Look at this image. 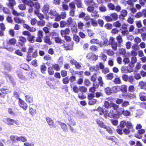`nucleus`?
Masks as SVG:
<instances>
[{
	"label": "nucleus",
	"mask_w": 146,
	"mask_h": 146,
	"mask_svg": "<svg viewBox=\"0 0 146 146\" xmlns=\"http://www.w3.org/2000/svg\"><path fill=\"white\" fill-rule=\"evenodd\" d=\"M107 6L111 10H113L115 9V6L114 5L111 3H109Z\"/></svg>",
	"instance_id": "nucleus-35"
},
{
	"label": "nucleus",
	"mask_w": 146,
	"mask_h": 146,
	"mask_svg": "<svg viewBox=\"0 0 146 146\" xmlns=\"http://www.w3.org/2000/svg\"><path fill=\"white\" fill-rule=\"evenodd\" d=\"M44 40L45 42L49 44H52L50 40V37L48 36H46L44 38Z\"/></svg>",
	"instance_id": "nucleus-27"
},
{
	"label": "nucleus",
	"mask_w": 146,
	"mask_h": 146,
	"mask_svg": "<svg viewBox=\"0 0 146 146\" xmlns=\"http://www.w3.org/2000/svg\"><path fill=\"white\" fill-rule=\"evenodd\" d=\"M91 21L92 25L93 26L95 27L97 26L98 24L96 21L95 20L92 18H91Z\"/></svg>",
	"instance_id": "nucleus-61"
},
{
	"label": "nucleus",
	"mask_w": 146,
	"mask_h": 146,
	"mask_svg": "<svg viewBox=\"0 0 146 146\" xmlns=\"http://www.w3.org/2000/svg\"><path fill=\"white\" fill-rule=\"evenodd\" d=\"M137 61V59L136 57L135 56H133L131 58V62L133 64L136 62Z\"/></svg>",
	"instance_id": "nucleus-63"
},
{
	"label": "nucleus",
	"mask_w": 146,
	"mask_h": 146,
	"mask_svg": "<svg viewBox=\"0 0 146 146\" xmlns=\"http://www.w3.org/2000/svg\"><path fill=\"white\" fill-rule=\"evenodd\" d=\"M5 77L6 78L7 81L11 82L13 81V78L11 76L7 74H5Z\"/></svg>",
	"instance_id": "nucleus-34"
},
{
	"label": "nucleus",
	"mask_w": 146,
	"mask_h": 146,
	"mask_svg": "<svg viewBox=\"0 0 146 146\" xmlns=\"http://www.w3.org/2000/svg\"><path fill=\"white\" fill-rule=\"evenodd\" d=\"M97 100L94 99L90 100L88 104L90 105H92L96 103Z\"/></svg>",
	"instance_id": "nucleus-57"
},
{
	"label": "nucleus",
	"mask_w": 146,
	"mask_h": 146,
	"mask_svg": "<svg viewBox=\"0 0 146 146\" xmlns=\"http://www.w3.org/2000/svg\"><path fill=\"white\" fill-rule=\"evenodd\" d=\"M88 35L91 37L94 34V33L93 31L90 29H88L87 30Z\"/></svg>",
	"instance_id": "nucleus-56"
},
{
	"label": "nucleus",
	"mask_w": 146,
	"mask_h": 146,
	"mask_svg": "<svg viewBox=\"0 0 146 146\" xmlns=\"http://www.w3.org/2000/svg\"><path fill=\"white\" fill-rule=\"evenodd\" d=\"M29 112L31 115H33L35 114L36 113V110L35 109H33L31 108H30L29 109Z\"/></svg>",
	"instance_id": "nucleus-44"
},
{
	"label": "nucleus",
	"mask_w": 146,
	"mask_h": 146,
	"mask_svg": "<svg viewBox=\"0 0 146 146\" xmlns=\"http://www.w3.org/2000/svg\"><path fill=\"white\" fill-rule=\"evenodd\" d=\"M119 53L122 55H124L126 53L125 49L122 48H120L119 49Z\"/></svg>",
	"instance_id": "nucleus-51"
},
{
	"label": "nucleus",
	"mask_w": 146,
	"mask_h": 146,
	"mask_svg": "<svg viewBox=\"0 0 146 146\" xmlns=\"http://www.w3.org/2000/svg\"><path fill=\"white\" fill-rule=\"evenodd\" d=\"M116 40L119 44L118 46H121V43L123 42V41L122 37L120 35L117 36L116 37Z\"/></svg>",
	"instance_id": "nucleus-18"
},
{
	"label": "nucleus",
	"mask_w": 146,
	"mask_h": 146,
	"mask_svg": "<svg viewBox=\"0 0 146 146\" xmlns=\"http://www.w3.org/2000/svg\"><path fill=\"white\" fill-rule=\"evenodd\" d=\"M106 77L108 80H112L113 78V74L112 73H109L107 75Z\"/></svg>",
	"instance_id": "nucleus-52"
},
{
	"label": "nucleus",
	"mask_w": 146,
	"mask_h": 146,
	"mask_svg": "<svg viewBox=\"0 0 146 146\" xmlns=\"http://www.w3.org/2000/svg\"><path fill=\"white\" fill-rule=\"evenodd\" d=\"M126 6L127 4L129 5L127 7V9L128 7L129 8H132L133 7L134 5V3L133 1L131 0H128L126 1Z\"/></svg>",
	"instance_id": "nucleus-21"
},
{
	"label": "nucleus",
	"mask_w": 146,
	"mask_h": 146,
	"mask_svg": "<svg viewBox=\"0 0 146 146\" xmlns=\"http://www.w3.org/2000/svg\"><path fill=\"white\" fill-rule=\"evenodd\" d=\"M48 72L49 75H53L54 74V72L52 67L51 66L49 67L48 68Z\"/></svg>",
	"instance_id": "nucleus-33"
},
{
	"label": "nucleus",
	"mask_w": 146,
	"mask_h": 146,
	"mask_svg": "<svg viewBox=\"0 0 146 146\" xmlns=\"http://www.w3.org/2000/svg\"><path fill=\"white\" fill-rule=\"evenodd\" d=\"M99 9L100 11L102 12H105L107 11L106 7L104 5L99 7Z\"/></svg>",
	"instance_id": "nucleus-42"
},
{
	"label": "nucleus",
	"mask_w": 146,
	"mask_h": 146,
	"mask_svg": "<svg viewBox=\"0 0 146 146\" xmlns=\"http://www.w3.org/2000/svg\"><path fill=\"white\" fill-rule=\"evenodd\" d=\"M14 20L15 22L17 23H24L25 22L24 20L17 17H15L14 18Z\"/></svg>",
	"instance_id": "nucleus-23"
},
{
	"label": "nucleus",
	"mask_w": 146,
	"mask_h": 146,
	"mask_svg": "<svg viewBox=\"0 0 146 146\" xmlns=\"http://www.w3.org/2000/svg\"><path fill=\"white\" fill-rule=\"evenodd\" d=\"M69 79L68 77L64 78L63 80V82L64 84L68 83L69 82Z\"/></svg>",
	"instance_id": "nucleus-62"
},
{
	"label": "nucleus",
	"mask_w": 146,
	"mask_h": 146,
	"mask_svg": "<svg viewBox=\"0 0 146 146\" xmlns=\"http://www.w3.org/2000/svg\"><path fill=\"white\" fill-rule=\"evenodd\" d=\"M105 91L106 93L108 95H110L112 93L111 89L110 87L106 88Z\"/></svg>",
	"instance_id": "nucleus-32"
},
{
	"label": "nucleus",
	"mask_w": 146,
	"mask_h": 146,
	"mask_svg": "<svg viewBox=\"0 0 146 146\" xmlns=\"http://www.w3.org/2000/svg\"><path fill=\"white\" fill-rule=\"evenodd\" d=\"M75 3L78 8H80L82 6V3L81 0H75Z\"/></svg>",
	"instance_id": "nucleus-37"
},
{
	"label": "nucleus",
	"mask_w": 146,
	"mask_h": 146,
	"mask_svg": "<svg viewBox=\"0 0 146 146\" xmlns=\"http://www.w3.org/2000/svg\"><path fill=\"white\" fill-rule=\"evenodd\" d=\"M66 24V22L65 21H62L60 22V27L62 28L64 27Z\"/></svg>",
	"instance_id": "nucleus-60"
},
{
	"label": "nucleus",
	"mask_w": 146,
	"mask_h": 146,
	"mask_svg": "<svg viewBox=\"0 0 146 146\" xmlns=\"http://www.w3.org/2000/svg\"><path fill=\"white\" fill-rule=\"evenodd\" d=\"M26 101L28 103H31L33 102V98L30 95H27L25 96Z\"/></svg>",
	"instance_id": "nucleus-17"
},
{
	"label": "nucleus",
	"mask_w": 146,
	"mask_h": 146,
	"mask_svg": "<svg viewBox=\"0 0 146 146\" xmlns=\"http://www.w3.org/2000/svg\"><path fill=\"white\" fill-rule=\"evenodd\" d=\"M21 67L25 70H28L29 69V66L25 64H22L21 65Z\"/></svg>",
	"instance_id": "nucleus-31"
},
{
	"label": "nucleus",
	"mask_w": 146,
	"mask_h": 146,
	"mask_svg": "<svg viewBox=\"0 0 146 146\" xmlns=\"http://www.w3.org/2000/svg\"><path fill=\"white\" fill-rule=\"evenodd\" d=\"M116 110H117L116 112L117 114L120 115L123 113V111H124V109L123 108H120L119 109H117Z\"/></svg>",
	"instance_id": "nucleus-26"
},
{
	"label": "nucleus",
	"mask_w": 146,
	"mask_h": 146,
	"mask_svg": "<svg viewBox=\"0 0 146 146\" xmlns=\"http://www.w3.org/2000/svg\"><path fill=\"white\" fill-rule=\"evenodd\" d=\"M111 47L112 49L115 51L117 50V44L116 42L113 43L111 44Z\"/></svg>",
	"instance_id": "nucleus-46"
},
{
	"label": "nucleus",
	"mask_w": 146,
	"mask_h": 146,
	"mask_svg": "<svg viewBox=\"0 0 146 146\" xmlns=\"http://www.w3.org/2000/svg\"><path fill=\"white\" fill-rule=\"evenodd\" d=\"M35 37L34 36L30 34L27 38L28 40L31 43H33L34 42V38Z\"/></svg>",
	"instance_id": "nucleus-24"
},
{
	"label": "nucleus",
	"mask_w": 146,
	"mask_h": 146,
	"mask_svg": "<svg viewBox=\"0 0 146 146\" xmlns=\"http://www.w3.org/2000/svg\"><path fill=\"white\" fill-rule=\"evenodd\" d=\"M107 116L111 118H117V114L115 113V112L113 109L110 110L107 114Z\"/></svg>",
	"instance_id": "nucleus-8"
},
{
	"label": "nucleus",
	"mask_w": 146,
	"mask_h": 146,
	"mask_svg": "<svg viewBox=\"0 0 146 146\" xmlns=\"http://www.w3.org/2000/svg\"><path fill=\"white\" fill-rule=\"evenodd\" d=\"M96 110L99 112L100 115H102L104 114V117L106 118L107 117V114L108 112V110H106L104 111L102 108L100 107H99Z\"/></svg>",
	"instance_id": "nucleus-3"
},
{
	"label": "nucleus",
	"mask_w": 146,
	"mask_h": 146,
	"mask_svg": "<svg viewBox=\"0 0 146 146\" xmlns=\"http://www.w3.org/2000/svg\"><path fill=\"white\" fill-rule=\"evenodd\" d=\"M91 16L92 17H93L95 19H97L99 17L98 11H95L92 12L91 14Z\"/></svg>",
	"instance_id": "nucleus-22"
},
{
	"label": "nucleus",
	"mask_w": 146,
	"mask_h": 146,
	"mask_svg": "<svg viewBox=\"0 0 146 146\" xmlns=\"http://www.w3.org/2000/svg\"><path fill=\"white\" fill-rule=\"evenodd\" d=\"M96 121L100 127L103 128H106V125L102 121H100L98 119H97Z\"/></svg>",
	"instance_id": "nucleus-19"
},
{
	"label": "nucleus",
	"mask_w": 146,
	"mask_h": 146,
	"mask_svg": "<svg viewBox=\"0 0 146 146\" xmlns=\"http://www.w3.org/2000/svg\"><path fill=\"white\" fill-rule=\"evenodd\" d=\"M68 126L72 125L75 126L76 125V122L74 119L70 117L68 118Z\"/></svg>",
	"instance_id": "nucleus-12"
},
{
	"label": "nucleus",
	"mask_w": 146,
	"mask_h": 146,
	"mask_svg": "<svg viewBox=\"0 0 146 146\" xmlns=\"http://www.w3.org/2000/svg\"><path fill=\"white\" fill-rule=\"evenodd\" d=\"M22 1L23 3L30 7H32L34 5V3L32 1H28L27 0H22Z\"/></svg>",
	"instance_id": "nucleus-9"
},
{
	"label": "nucleus",
	"mask_w": 146,
	"mask_h": 146,
	"mask_svg": "<svg viewBox=\"0 0 146 146\" xmlns=\"http://www.w3.org/2000/svg\"><path fill=\"white\" fill-rule=\"evenodd\" d=\"M62 128L65 131L68 130L67 126L66 124L64 123H61L60 124Z\"/></svg>",
	"instance_id": "nucleus-40"
},
{
	"label": "nucleus",
	"mask_w": 146,
	"mask_h": 146,
	"mask_svg": "<svg viewBox=\"0 0 146 146\" xmlns=\"http://www.w3.org/2000/svg\"><path fill=\"white\" fill-rule=\"evenodd\" d=\"M127 14V11L125 9L123 10L121 12V15L123 17H126Z\"/></svg>",
	"instance_id": "nucleus-50"
},
{
	"label": "nucleus",
	"mask_w": 146,
	"mask_h": 146,
	"mask_svg": "<svg viewBox=\"0 0 146 146\" xmlns=\"http://www.w3.org/2000/svg\"><path fill=\"white\" fill-rule=\"evenodd\" d=\"M19 104L20 106L24 110H27L28 106L27 104L20 99H19Z\"/></svg>",
	"instance_id": "nucleus-6"
},
{
	"label": "nucleus",
	"mask_w": 146,
	"mask_h": 146,
	"mask_svg": "<svg viewBox=\"0 0 146 146\" xmlns=\"http://www.w3.org/2000/svg\"><path fill=\"white\" fill-rule=\"evenodd\" d=\"M113 82L115 84H120L121 83V81L120 78L117 76L113 80Z\"/></svg>",
	"instance_id": "nucleus-15"
},
{
	"label": "nucleus",
	"mask_w": 146,
	"mask_h": 146,
	"mask_svg": "<svg viewBox=\"0 0 146 146\" xmlns=\"http://www.w3.org/2000/svg\"><path fill=\"white\" fill-rule=\"evenodd\" d=\"M90 42L91 44H98L100 43L99 41L97 39H92L91 40Z\"/></svg>",
	"instance_id": "nucleus-43"
},
{
	"label": "nucleus",
	"mask_w": 146,
	"mask_h": 146,
	"mask_svg": "<svg viewBox=\"0 0 146 146\" xmlns=\"http://www.w3.org/2000/svg\"><path fill=\"white\" fill-rule=\"evenodd\" d=\"M73 39L77 42H79L80 40V38L76 35H74Z\"/></svg>",
	"instance_id": "nucleus-45"
},
{
	"label": "nucleus",
	"mask_w": 146,
	"mask_h": 146,
	"mask_svg": "<svg viewBox=\"0 0 146 146\" xmlns=\"http://www.w3.org/2000/svg\"><path fill=\"white\" fill-rule=\"evenodd\" d=\"M127 122L125 121H122L120 122V127L121 128H124L125 125H126Z\"/></svg>",
	"instance_id": "nucleus-54"
},
{
	"label": "nucleus",
	"mask_w": 146,
	"mask_h": 146,
	"mask_svg": "<svg viewBox=\"0 0 146 146\" xmlns=\"http://www.w3.org/2000/svg\"><path fill=\"white\" fill-rule=\"evenodd\" d=\"M46 120L50 125L54 127V123L53 120L49 117H47L46 118Z\"/></svg>",
	"instance_id": "nucleus-14"
},
{
	"label": "nucleus",
	"mask_w": 146,
	"mask_h": 146,
	"mask_svg": "<svg viewBox=\"0 0 146 146\" xmlns=\"http://www.w3.org/2000/svg\"><path fill=\"white\" fill-rule=\"evenodd\" d=\"M13 119L9 118H6L3 120V122L8 125H13Z\"/></svg>",
	"instance_id": "nucleus-10"
},
{
	"label": "nucleus",
	"mask_w": 146,
	"mask_h": 146,
	"mask_svg": "<svg viewBox=\"0 0 146 146\" xmlns=\"http://www.w3.org/2000/svg\"><path fill=\"white\" fill-rule=\"evenodd\" d=\"M45 22L44 20L38 21L37 22V25L39 26H43L45 25Z\"/></svg>",
	"instance_id": "nucleus-36"
},
{
	"label": "nucleus",
	"mask_w": 146,
	"mask_h": 146,
	"mask_svg": "<svg viewBox=\"0 0 146 146\" xmlns=\"http://www.w3.org/2000/svg\"><path fill=\"white\" fill-rule=\"evenodd\" d=\"M17 42L16 40L14 38H12L9 40V42H8V44H10L12 45H14Z\"/></svg>",
	"instance_id": "nucleus-25"
},
{
	"label": "nucleus",
	"mask_w": 146,
	"mask_h": 146,
	"mask_svg": "<svg viewBox=\"0 0 146 146\" xmlns=\"http://www.w3.org/2000/svg\"><path fill=\"white\" fill-rule=\"evenodd\" d=\"M27 139L26 138L23 136H20L18 137V141H21L23 142H25L27 141Z\"/></svg>",
	"instance_id": "nucleus-41"
},
{
	"label": "nucleus",
	"mask_w": 146,
	"mask_h": 146,
	"mask_svg": "<svg viewBox=\"0 0 146 146\" xmlns=\"http://www.w3.org/2000/svg\"><path fill=\"white\" fill-rule=\"evenodd\" d=\"M129 102L128 101H125L123 102H123L121 106L123 107H126L129 105Z\"/></svg>",
	"instance_id": "nucleus-53"
},
{
	"label": "nucleus",
	"mask_w": 146,
	"mask_h": 146,
	"mask_svg": "<svg viewBox=\"0 0 146 146\" xmlns=\"http://www.w3.org/2000/svg\"><path fill=\"white\" fill-rule=\"evenodd\" d=\"M26 41L27 40L26 38L23 36H19V43L21 46H22L23 44L25 43Z\"/></svg>",
	"instance_id": "nucleus-16"
},
{
	"label": "nucleus",
	"mask_w": 146,
	"mask_h": 146,
	"mask_svg": "<svg viewBox=\"0 0 146 146\" xmlns=\"http://www.w3.org/2000/svg\"><path fill=\"white\" fill-rule=\"evenodd\" d=\"M110 16L112 18L113 20H116L117 18V13H114L111 14Z\"/></svg>",
	"instance_id": "nucleus-39"
},
{
	"label": "nucleus",
	"mask_w": 146,
	"mask_h": 146,
	"mask_svg": "<svg viewBox=\"0 0 146 146\" xmlns=\"http://www.w3.org/2000/svg\"><path fill=\"white\" fill-rule=\"evenodd\" d=\"M70 32L69 29L67 28L65 30H62L61 31V34L62 36H65L66 35L68 34Z\"/></svg>",
	"instance_id": "nucleus-13"
},
{
	"label": "nucleus",
	"mask_w": 146,
	"mask_h": 146,
	"mask_svg": "<svg viewBox=\"0 0 146 146\" xmlns=\"http://www.w3.org/2000/svg\"><path fill=\"white\" fill-rule=\"evenodd\" d=\"M98 56L92 53H88L86 56V58L87 59L95 61L98 59Z\"/></svg>",
	"instance_id": "nucleus-4"
},
{
	"label": "nucleus",
	"mask_w": 146,
	"mask_h": 146,
	"mask_svg": "<svg viewBox=\"0 0 146 146\" xmlns=\"http://www.w3.org/2000/svg\"><path fill=\"white\" fill-rule=\"evenodd\" d=\"M54 39L56 43L64 44V41L63 40H62L59 37H55L54 38Z\"/></svg>",
	"instance_id": "nucleus-11"
},
{
	"label": "nucleus",
	"mask_w": 146,
	"mask_h": 146,
	"mask_svg": "<svg viewBox=\"0 0 146 146\" xmlns=\"http://www.w3.org/2000/svg\"><path fill=\"white\" fill-rule=\"evenodd\" d=\"M85 4L89 6L87 9V11L89 12H92L94 11V7L95 5V3L93 2V0H85Z\"/></svg>",
	"instance_id": "nucleus-2"
},
{
	"label": "nucleus",
	"mask_w": 146,
	"mask_h": 146,
	"mask_svg": "<svg viewBox=\"0 0 146 146\" xmlns=\"http://www.w3.org/2000/svg\"><path fill=\"white\" fill-rule=\"evenodd\" d=\"M114 54V52L111 50L110 49L108 50L107 51V54L110 56H113Z\"/></svg>",
	"instance_id": "nucleus-64"
},
{
	"label": "nucleus",
	"mask_w": 146,
	"mask_h": 146,
	"mask_svg": "<svg viewBox=\"0 0 146 146\" xmlns=\"http://www.w3.org/2000/svg\"><path fill=\"white\" fill-rule=\"evenodd\" d=\"M8 42H3L2 45H0V46L1 48H6L8 47Z\"/></svg>",
	"instance_id": "nucleus-55"
},
{
	"label": "nucleus",
	"mask_w": 146,
	"mask_h": 146,
	"mask_svg": "<svg viewBox=\"0 0 146 146\" xmlns=\"http://www.w3.org/2000/svg\"><path fill=\"white\" fill-rule=\"evenodd\" d=\"M48 14H49L52 16H56L58 13L54 10H50V11L48 13Z\"/></svg>",
	"instance_id": "nucleus-29"
},
{
	"label": "nucleus",
	"mask_w": 146,
	"mask_h": 146,
	"mask_svg": "<svg viewBox=\"0 0 146 146\" xmlns=\"http://www.w3.org/2000/svg\"><path fill=\"white\" fill-rule=\"evenodd\" d=\"M72 22V18L70 17L68 18L66 21V25L68 26L70 25Z\"/></svg>",
	"instance_id": "nucleus-49"
},
{
	"label": "nucleus",
	"mask_w": 146,
	"mask_h": 146,
	"mask_svg": "<svg viewBox=\"0 0 146 146\" xmlns=\"http://www.w3.org/2000/svg\"><path fill=\"white\" fill-rule=\"evenodd\" d=\"M80 92H86L87 91V88L85 87L81 86L79 88Z\"/></svg>",
	"instance_id": "nucleus-59"
},
{
	"label": "nucleus",
	"mask_w": 146,
	"mask_h": 146,
	"mask_svg": "<svg viewBox=\"0 0 146 146\" xmlns=\"http://www.w3.org/2000/svg\"><path fill=\"white\" fill-rule=\"evenodd\" d=\"M145 94V93L144 92H141L139 94L140 99L142 101H146V97L144 96Z\"/></svg>",
	"instance_id": "nucleus-20"
},
{
	"label": "nucleus",
	"mask_w": 146,
	"mask_h": 146,
	"mask_svg": "<svg viewBox=\"0 0 146 146\" xmlns=\"http://www.w3.org/2000/svg\"><path fill=\"white\" fill-rule=\"evenodd\" d=\"M9 6L11 9H13V7L16 4L15 1L14 0H9Z\"/></svg>",
	"instance_id": "nucleus-28"
},
{
	"label": "nucleus",
	"mask_w": 146,
	"mask_h": 146,
	"mask_svg": "<svg viewBox=\"0 0 146 146\" xmlns=\"http://www.w3.org/2000/svg\"><path fill=\"white\" fill-rule=\"evenodd\" d=\"M113 25L115 27H119L121 26V23L119 21H117L114 23L113 24Z\"/></svg>",
	"instance_id": "nucleus-58"
},
{
	"label": "nucleus",
	"mask_w": 146,
	"mask_h": 146,
	"mask_svg": "<svg viewBox=\"0 0 146 146\" xmlns=\"http://www.w3.org/2000/svg\"><path fill=\"white\" fill-rule=\"evenodd\" d=\"M46 70V67L44 64H43L42 65L40 66V70L41 72L43 74H44L45 73V71Z\"/></svg>",
	"instance_id": "nucleus-30"
},
{
	"label": "nucleus",
	"mask_w": 146,
	"mask_h": 146,
	"mask_svg": "<svg viewBox=\"0 0 146 146\" xmlns=\"http://www.w3.org/2000/svg\"><path fill=\"white\" fill-rule=\"evenodd\" d=\"M69 6L70 10H75L76 7L73 2H72L69 4Z\"/></svg>",
	"instance_id": "nucleus-47"
},
{
	"label": "nucleus",
	"mask_w": 146,
	"mask_h": 146,
	"mask_svg": "<svg viewBox=\"0 0 146 146\" xmlns=\"http://www.w3.org/2000/svg\"><path fill=\"white\" fill-rule=\"evenodd\" d=\"M121 72L124 73H127L133 72V70L128 67L123 66L121 69Z\"/></svg>",
	"instance_id": "nucleus-5"
},
{
	"label": "nucleus",
	"mask_w": 146,
	"mask_h": 146,
	"mask_svg": "<svg viewBox=\"0 0 146 146\" xmlns=\"http://www.w3.org/2000/svg\"><path fill=\"white\" fill-rule=\"evenodd\" d=\"M120 90L123 92H125L127 91V87L125 85H122L120 87Z\"/></svg>",
	"instance_id": "nucleus-38"
},
{
	"label": "nucleus",
	"mask_w": 146,
	"mask_h": 146,
	"mask_svg": "<svg viewBox=\"0 0 146 146\" xmlns=\"http://www.w3.org/2000/svg\"><path fill=\"white\" fill-rule=\"evenodd\" d=\"M50 6L48 4L44 5L42 9V11L44 14L47 15L49 13Z\"/></svg>",
	"instance_id": "nucleus-7"
},
{
	"label": "nucleus",
	"mask_w": 146,
	"mask_h": 146,
	"mask_svg": "<svg viewBox=\"0 0 146 146\" xmlns=\"http://www.w3.org/2000/svg\"><path fill=\"white\" fill-rule=\"evenodd\" d=\"M113 99V98H112L109 97L107 99V100L110 102L107 101L104 102V106L105 108L108 109L112 107L115 110H116L118 108L119 106L112 102Z\"/></svg>",
	"instance_id": "nucleus-1"
},
{
	"label": "nucleus",
	"mask_w": 146,
	"mask_h": 146,
	"mask_svg": "<svg viewBox=\"0 0 146 146\" xmlns=\"http://www.w3.org/2000/svg\"><path fill=\"white\" fill-rule=\"evenodd\" d=\"M24 145L25 146H34V143L33 142H27L24 143Z\"/></svg>",
	"instance_id": "nucleus-48"
}]
</instances>
